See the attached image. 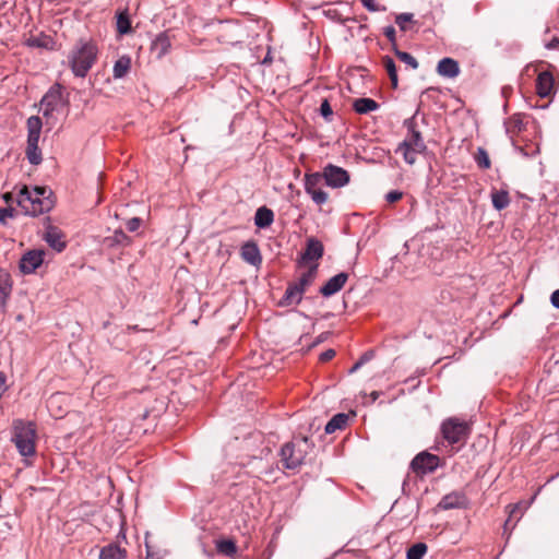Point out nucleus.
Instances as JSON below:
<instances>
[{"label": "nucleus", "mask_w": 559, "mask_h": 559, "mask_svg": "<svg viewBox=\"0 0 559 559\" xmlns=\"http://www.w3.org/2000/svg\"><path fill=\"white\" fill-rule=\"evenodd\" d=\"M16 202L24 214L29 216L47 213L55 205L53 193L48 187L29 189L27 186H23L17 193Z\"/></svg>", "instance_id": "nucleus-1"}, {"label": "nucleus", "mask_w": 559, "mask_h": 559, "mask_svg": "<svg viewBox=\"0 0 559 559\" xmlns=\"http://www.w3.org/2000/svg\"><path fill=\"white\" fill-rule=\"evenodd\" d=\"M98 48L93 40H79L68 56L69 67L76 78H85L97 60Z\"/></svg>", "instance_id": "nucleus-2"}, {"label": "nucleus", "mask_w": 559, "mask_h": 559, "mask_svg": "<svg viewBox=\"0 0 559 559\" xmlns=\"http://www.w3.org/2000/svg\"><path fill=\"white\" fill-rule=\"evenodd\" d=\"M36 439L37 431L35 423L23 419L13 420L11 441L14 443L20 455L25 459L26 465L31 464L27 462V459L36 454Z\"/></svg>", "instance_id": "nucleus-3"}, {"label": "nucleus", "mask_w": 559, "mask_h": 559, "mask_svg": "<svg viewBox=\"0 0 559 559\" xmlns=\"http://www.w3.org/2000/svg\"><path fill=\"white\" fill-rule=\"evenodd\" d=\"M312 443L307 437L294 438L285 443L280 452L281 462L287 469H297L304 462L312 448Z\"/></svg>", "instance_id": "nucleus-4"}, {"label": "nucleus", "mask_w": 559, "mask_h": 559, "mask_svg": "<svg viewBox=\"0 0 559 559\" xmlns=\"http://www.w3.org/2000/svg\"><path fill=\"white\" fill-rule=\"evenodd\" d=\"M405 124L408 130L407 138L399 144L396 153L403 155L404 160L413 165L417 160L418 154L426 151L427 146L421 138L420 132L416 129V124L413 119H407Z\"/></svg>", "instance_id": "nucleus-5"}, {"label": "nucleus", "mask_w": 559, "mask_h": 559, "mask_svg": "<svg viewBox=\"0 0 559 559\" xmlns=\"http://www.w3.org/2000/svg\"><path fill=\"white\" fill-rule=\"evenodd\" d=\"M318 263H312L307 271L302 272L296 282L289 283L283 297V305H299L304 293L313 284L318 275Z\"/></svg>", "instance_id": "nucleus-6"}, {"label": "nucleus", "mask_w": 559, "mask_h": 559, "mask_svg": "<svg viewBox=\"0 0 559 559\" xmlns=\"http://www.w3.org/2000/svg\"><path fill=\"white\" fill-rule=\"evenodd\" d=\"M27 144L26 158L32 165H39L43 160L41 151L38 146L40 132L43 128L41 119L38 116H32L27 119Z\"/></svg>", "instance_id": "nucleus-7"}, {"label": "nucleus", "mask_w": 559, "mask_h": 559, "mask_svg": "<svg viewBox=\"0 0 559 559\" xmlns=\"http://www.w3.org/2000/svg\"><path fill=\"white\" fill-rule=\"evenodd\" d=\"M441 433L449 444L464 443L471 433V426L466 420L450 417L441 424Z\"/></svg>", "instance_id": "nucleus-8"}, {"label": "nucleus", "mask_w": 559, "mask_h": 559, "mask_svg": "<svg viewBox=\"0 0 559 559\" xmlns=\"http://www.w3.org/2000/svg\"><path fill=\"white\" fill-rule=\"evenodd\" d=\"M322 182L323 177L321 173L305 175V191L317 205L324 204L329 199L328 193L321 188Z\"/></svg>", "instance_id": "nucleus-9"}, {"label": "nucleus", "mask_w": 559, "mask_h": 559, "mask_svg": "<svg viewBox=\"0 0 559 559\" xmlns=\"http://www.w3.org/2000/svg\"><path fill=\"white\" fill-rule=\"evenodd\" d=\"M440 466V457L429 452L418 453L411 462V468L417 475L433 473Z\"/></svg>", "instance_id": "nucleus-10"}, {"label": "nucleus", "mask_w": 559, "mask_h": 559, "mask_svg": "<svg viewBox=\"0 0 559 559\" xmlns=\"http://www.w3.org/2000/svg\"><path fill=\"white\" fill-rule=\"evenodd\" d=\"M323 180L326 186L331 188H342L345 187L349 182V174L346 169L335 166L333 164H328L322 173Z\"/></svg>", "instance_id": "nucleus-11"}, {"label": "nucleus", "mask_w": 559, "mask_h": 559, "mask_svg": "<svg viewBox=\"0 0 559 559\" xmlns=\"http://www.w3.org/2000/svg\"><path fill=\"white\" fill-rule=\"evenodd\" d=\"M324 247L323 243L316 237H309L306 240L305 250L301 252L300 259L297 262V266L301 267L310 262L318 263L323 257Z\"/></svg>", "instance_id": "nucleus-12"}, {"label": "nucleus", "mask_w": 559, "mask_h": 559, "mask_svg": "<svg viewBox=\"0 0 559 559\" xmlns=\"http://www.w3.org/2000/svg\"><path fill=\"white\" fill-rule=\"evenodd\" d=\"M62 100V87L60 84L52 85L40 100V109L43 115L50 116L60 105Z\"/></svg>", "instance_id": "nucleus-13"}, {"label": "nucleus", "mask_w": 559, "mask_h": 559, "mask_svg": "<svg viewBox=\"0 0 559 559\" xmlns=\"http://www.w3.org/2000/svg\"><path fill=\"white\" fill-rule=\"evenodd\" d=\"M45 250L34 249L25 252L20 260V270L23 274L34 273L44 262Z\"/></svg>", "instance_id": "nucleus-14"}, {"label": "nucleus", "mask_w": 559, "mask_h": 559, "mask_svg": "<svg viewBox=\"0 0 559 559\" xmlns=\"http://www.w3.org/2000/svg\"><path fill=\"white\" fill-rule=\"evenodd\" d=\"M555 75L552 70H542L536 79V94L540 98L550 97L555 93Z\"/></svg>", "instance_id": "nucleus-15"}, {"label": "nucleus", "mask_w": 559, "mask_h": 559, "mask_svg": "<svg viewBox=\"0 0 559 559\" xmlns=\"http://www.w3.org/2000/svg\"><path fill=\"white\" fill-rule=\"evenodd\" d=\"M43 239L57 252H62L67 247L66 235L57 226H47Z\"/></svg>", "instance_id": "nucleus-16"}, {"label": "nucleus", "mask_w": 559, "mask_h": 559, "mask_svg": "<svg viewBox=\"0 0 559 559\" xmlns=\"http://www.w3.org/2000/svg\"><path fill=\"white\" fill-rule=\"evenodd\" d=\"M348 273L341 272L332 276L319 290V293L328 298L338 293L348 281Z\"/></svg>", "instance_id": "nucleus-17"}, {"label": "nucleus", "mask_w": 559, "mask_h": 559, "mask_svg": "<svg viewBox=\"0 0 559 559\" xmlns=\"http://www.w3.org/2000/svg\"><path fill=\"white\" fill-rule=\"evenodd\" d=\"M240 255L243 261L253 266H259L262 263L260 249L253 241H248L241 247Z\"/></svg>", "instance_id": "nucleus-18"}, {"label": "nucleus", "mask_w": 559, "mask_h": 559, "mask_svg": "<svg viewBox=\"0 0 559 559\" xmlns=\"http://www.w3.org/2000/svg\"><path fill=\"white\" fill-rule=\"evenodd\" d=\"M460 72L459 62L452 58H442L437 64V73L442 78L454 79Z\"/></svg>", "instance_id": "nucleus-19"}, {"label": "nucleus", "mask_w": 559, "mask_h": 559, "mask_svg": "<svg viewBox=\"0 0 559 559\" xmlns=\"http://www.w3.org/2000/svg\"><path fill=\"white\" fill-rule=\"evenodd\" d=\"M466 497L462 492L453 491L445 495L440 502L438 508L441 510L460 509L466 506Z\"/></svg>", "instance_id": "nucleus-20"}, {"label": "nucleus", "mask_w": 559, "mask_h": 559, "mask_svg": "<svg viewBox=\"0 0 559 559\" xmlns=\"http://www.w3.org/2000/svg\"><path fill=\"white\" fill-rule=\"evenodd\" d=\"M12 292V278L10 273L0 267V309H4L7 300Z\"/></svg>", "instance_id": "nucleus-21"}, {"label": "nucleus", "mask_w": 559, "mask_h": 559, "mask_svg": "<svg viewBox=\"0 0 559 559\" xmlns=\"http://www.w3.org/2000/svg\"><path fill=\"white\" fill-rule=\"evenodd\" d=\"M171 41L166 32L159 33L152 41L151 50L157 58L164 57L170 49Z\"/></svg>", "instance_id": "nucleus-22"}, {"label": "nucleus", "mask_w": 559, "mask_h": 559, "mask_svg": "<svg viewBox=\"0 0 559 559\" xmlns=\"http://www.w3.org/2000/svg\"><path fill=\"white\" fill-rule=\"evenodd\" d=\"M127 550L116 543L104 546L99 551V559H126Z\"/></svg>", "instance_id": "nucleus-23"}, {"label": "nucleus", "mask_w": 559, "mask_h": 559, "mask_svg": "<svg viewBox=\"0 0 559 559\" xmlns=\"http://www.w3.org/2000/svg\"><path fill=\"white\" fill-rule=\"evenodd\" d=\"M274 222V213L266 206H261L254 215V224L258 228H267Z\"/></svg>", "instance_id": "nucleus-24"}, {"label": "nucleus", "mask_w": 559, "mask_h": 559, "mask_svg": "<svg viewBox=\"0 0 559 559\" xmlns=\"http://www.w3.org/2000/svg\"><path fill=\"white\" fill-rule=\"evenodd\" d=\"M380 105L372 98H357L353 103L354 110L359 115H365L371 111L377 110Z\"/></svg>", "instance_id": "nucleus-25"}, {"label": "nucleus", "mask_w": 559, "mask_h": 559, "mask_svg": "<svg viewBox=\"0 0 559 559\" xmlns=\"http://www.w3.org/2000/svg\"><path fill=\"white\" fill-rule=\"evenodd\" d=\"M131 68V58L129 56H121L114 64L112 75L115 79L124 78Z\"/></svg>", "instance_id": "nucleus-26"}, {"label": "nucleus", "mask_w": 559, "mask_h": 559, "mask_svg": "<svg viewBox=\"0 0 559 559\" xmlns=\"http://www.w3.org/2000/svg\"><path fill=\"white\" fill-rule=\"evenodd\" d=\"M510 195L507 190H495L491 192V202L496 210L501 211L509 206Z\"/></svg>", "instance_id": "nucleus-27"}, {"label": "nucleus", "mask_w": 559, "mask_h": 559, "mask_svg": "<svg viewBox=\"0 0 559 559\" xmlns=\"http://www.w3.org/2000/svg\"><path fill=\"white\" fill-rule=\"evenodd\" d=\"M348 421V415L344 413H338L334 415L325 425V432L333 433L336 430H341L345 428Z\"/></svg>", "instance_id": "nucleus-28"}, {"label": "nucleus", "mask_w": 559, "mask_h": 559, "mask_svg": "<svg viewBox=\"0 0 559 559\" xmlns=\"http://www.w3.org/2000/svg\"><path fill=\"white\" fill-rule=\"evenodd\" d=\"M382 66L385 69V71L390 78L392 87L394 90L397 88L399 76H397V69H396V64H395L394 60L389 56H384L382 58Z\"/></svg>", "instance_id": "nucleus-29"}, {"label": "nucleus", "mask_w": 559, "mask_h": 559, "mask_svg": "<svg viewBox=\"0 0 559 559\" xmlns=\"http://www.w3.org/2000/svg\"><path fill=\"white\" fill-rule=\"evenodd\" d=\"M116 17H117L116 25H117L118 34L126 35V34L130 33L131 32V21H130L128 11L124 10L122 12H119Z\"/></svg>", "instance_id": "nucleus-30"}, {"label": "nucleus", "mask_w": 559, "mask_h": 559, "mask_svg": "<svg viewBox=\"0 0 559 559\" xmlns=\"http://www.w3.org/2000/svg\"><path fill=\"white\" fill-rule=\"evenodd\" d=\"M216 550L218 554L227 557H234L237 552V546L231 539H221L216 542Z\"/></svg>", "instance_id": "nucleus-31"}, {"label": "nucleus", "mask_w": 559, "mask_h": 559, "mask_svg": "<svg viewBox=\"0 0 559 559\" xmlns=\"http://www.w3.org/2000/svg\"><path fill=\"white\" fill-rule=\"evenodd\" d=\"M524 115L523 114H514L512 115L506 126L507 131L511 133H519L524 129Z\"/></svg>", "instance_id": "nucleus-32"}, {"label": "nucleus", "mask_w": 559, "mask_h": 559, "mask_svg": "<svg viewBox=\"0 0 559 559\" xmlns=\"http://www.w3.org/2000/svg\"><path fill=\"white\" fill-rule=\"evenodd\" d=\"M427 551L428 546L425 543H416L407 549L406 559H423Z\"/></svg>", "instance_id": "nucleus-33"}, {"label": "nucleus", "mask_w": 559, "mask_h": 559, "mask_svg": "<svg viewBox=\"0 0 559 559\" xmlns=\"http://www.w3.org/2000/svg\"><path fill=\"white\" fill-rule=\"evenodd\" d=\"M394 53L395 56L403 62L405 63L408 68L415 70L418 68V61L415 59V57H413L411 53L406 52V51H402V50H399L397 47H395L394 49Z\"/></svg>", "instance_id": "nucleus-34"}, {"label": "nucleus", "mask_w": 559, "mask_h": 559, "mask_svg": "<svg viewBox=\"0 0 559 559\" xmlns=\"http://www.w3.org/2000/svg\"><path fill=\"white\" fill-rule=\"evenodd\" d=\"M475 162L477 166L481 169H489L491 167V162L487 151L483 147H478L475 154Z\"/></svg>", "instance_id": "nucleus-35"}, {"label": "nucleus", "mask_w": 559, "mask_h": 559, "mask_svg": "<svg viewBox=\"0 0 559 559\" xmlns=\"http://www.w3.org/2000/svg\"><path fill=\"white\" fill-rule=\"evenodd\" d=\"M413 20H414L413 13H401V14L396 15L395 23L397 24V26L400 27V29L402 32H406L409 28L408 23H412Z\"/></svg>", "instance_id": "nucleus-36"}, {"label": "nucleus", "mask_w": 559, "mask_h": 559, "mask_svg": "<svg viewBox=\"0 0 559 559\" xmlns=\"http://www.w3.org/2000/svg\"><path fill=\"white\" fill-rule=\"evenodd\" d=\"M320 114L326 121L332 120L333 110L328 99L322 100L320 105Z\"/></svg>", "instance_id": "nucleus-37"}, {"label": "nucleus", "mask_w": 559, "mask_h": 559, "mask_svg": "<svg viewBox=\"0 0 559 559\" xmlns=\"http://www.w3.org/2000/svg\"><path fill=\"white\" fill-rule=\"evenodd\" d=\"M383 35L393 45V49H394L396 47V32H395L394 26L388 25V26L383 27Z\"/></svg>", "instance_id": "nucleus-38"}, {"label": "nucleus", "mask_w": 559, "mask_h": 559, "mask_svg": "<svg viewBox=\"0 0 559 559\" xmlns=\"http://www.w3.org/2000/svg\"><path fill=\"white\" fill-rule=\"evenodd\" d=\"M112 241L118 245H128L130 238L122 230H116L112 236Z\"/></svg>", "instance_id": "nucleus-39"}, {"label": "nucleus", "mask_w": 559, "mask_h": 559, "mask_svg": "<svg viewBox=\"0 0 559 559\" xmlns=\"http://www.w3.org/2000/svg\"><path fill=\"white\" fill-rule=\"evenodd\" d=\"M141 223H142L141 218L132 217V218L127 221L126 227H127V229L129 231L133 233V231H136L140 228Z\"/></svg>", "instance_id": "nucleus-40"}, {"label": "nucleus", "mask_w": 559, "mask_h": 559, "mask_svg": "<svg viewBox=\"0 0 559 559\" xmlns=\"http://www.w3.org/2000/svg\"><path fill=\"white\" fill-rule=\"evenodd\" d=\"M402 198H403V192H401L399 190H392L385 194V200L389 203H395V202L400 201Z\"/></svg>", "instance_id": "nucleus-41"}, {"label": "nucleus", "mask_w": 559, "mask_h": 559, "mask_svg": "<svg viewBox=\"0 0 559 559\" xmlns=\"http://www.w3.org/2000/svg\"><path fill=\"white\" fill-rule=\"evenodd\" d=\"M14 216V209L12 207H0V223L5 224L8 217Z\"/></svg>", "instance_id": "nucleus-42"}, {"label": "nucleus", "mask_w": 559, "mask_h": 559, "mask_svg": "<svg viewBox=\"0 0 559 559\" xmlns=\"http://www.w3.org/2000/svg\"><path fill=\"white\" fill-rule=\"evenodd\" d=\"M335 355H336V352L332 348H329L320 354L319 360L321 362H328L331 359H333L335 357Z\"/></svg>", "instance_id": "nucleus-43"}, {"label": "nucleus", "mask_w": 559, "mask_h": 559, "mask_svg": "<svg viewBox=\"0 0 559 559\" xmlns=\"http://www.w3.org/2000/svg\"><path fill=\"white\" fill-rule=\"evenodd\" d=\"M362 5L370 12H376L379 10L376 0H360Z\"/></svg>", "instance_id": "nucleus-44"}, {"label": "nucleus", "mask_w": 559, "mask_h": 559, "mask_svg": "<svg viewBox=\"0 0 559 559\" xmlns=\"http://www.w3.org/2000/svg\"><path fill=\"white\" fill-rule=\"evenodd\" d=\"M518 510H519V504H514L512 506V509L510 511V515H509V519L506 521L504 523V528L507 530L512 521V518L518 513Z\"/></svg>", "instance_id": "nucleus-45"}, {"label": "nucleus", "mask_w": 559, "mask_h": 559, "mask_svg": "<svg viewBox=\"0 0 559 559\" xmlns=\"http://www.w3.org/2000/svg\"><path fill=\"white\" fill-rule=\"evenodd\" d=\"M550 302H551V305H552L555 308L559 309V289H556V290L551 294V296H550Z\"/></svg>", "instance_id": "nucleus-46"}, {"label": "nucleus", "mask_w": 559, "mask_h": 559, "mask_svg": "<svg viewBox=\"0 0 559 559\" xmlns=\"http://www.w3.org/2000/svg\"><path fill=\"white\" fill-rule=\"evenodd\" d=\"M28 45L32 47H45L46 45L39 38H31Z\"/></svg>", "instance_id": "nucleus-47"}, {"label": "nucleus", "mask_w": 559, "mask_h": 559, "mask_svg": "<svg viewBox=\"0 0 559 559\" xmlns=\"http://www.w3.org/2000/svg\"><path fill=\"white\" fill-rule=\"evenodd\" d=\"M559 46V38L555 37L554 39H551L549 43L546 44V48L547 49H555Z\"/></svg>", "instance_id": "nucleus-48"}, {"label": "nucleus", "mask_w": 559, "mask_h": 559, "mask_svg": "<svg viewBox=\"0 0 559 559\" xmlns=\"http://www.w3.org/2000/svg\"><path fill=\"white\" fill-rule=\"evenodd\" d=\"M362 365H364V360H358V361H356V362L352 366V368L349 369V372H350V373L356 372V371H357V370H358Z\"/></svg>", "instance_id": "nucleus-49"}, {"label": "nucleus", "mask_w": 559, "mask_h": 559, "mask_svg": "<svg viewBox=\"0 0 559 559\" xmlns=\"http://www.w3.org/2000/svg\"><path fill=\"white\" fill-rule=\"evenodd\" d=\"M5 383H7V376L4 372H0V390L1 389L4 390Z\"/></svg>", "instance_id": "nucleus-50"}, {"label": "nucleus", "mask_w": 559, "mask_h": 559, "mask_svg": "<svg viewBox=\"0 0 559 559\" xmlns=\"http://www.w3.org/2000/svg\"><path fill=\"white\" fill-rule=\"evenodd\" d=\"M3 199L5 202H11L13 200V194L12 192H7L3 194Z\"/></svg>", "instance_id": "nucleus-51"}, {"label": "nucleus", "mask_w": 559, "mask_h": 559, "mask_svg": "<svg viewBox=\"0 0 559 559\" xmlns=\"http://www.w3.org/2000/svg\"><path fill=\"white\" fill-rule=\"evenodd\" d=\"M127 330L129 332H139L142 331L138 325H128Z\"/></svg>", "instance_id": "nucleus-52"}, {"label": "nucleus", "mask_w": 559, "mask_h": 559, "mask_svg": "<svg viewBox=\"0 0 559 559\" xmlns=\"http://www.w3.org/2000/svg\"><path fill=\"white\" fill-rule=\"evenodd\" d=\"M60 399L59 395H52L50 399H49V405H53L58 400Z\"/></svg>", "instance_id": "nucleus-53"}, {"label": "nucleus", "mask_w": 559, "mask_h": 559, "mask_svg": "<svg viewBox=\"0 0 559 559\" xmlns=\"http://www.w3.org/2000/svg\"><path fill=\"white\" fill-rule=\"evenodd\" d=\"M146 559H159L155 554L147 551Z\"/></svg>", "instance_id": "nucleus-54"}, {"label": "nucleus", "mask_w": 559, "mask_h": 559, "mask_svg": "<svg viewBox=\"0 0 559 559\" xmlns=\"http://www.w3.org/2000/svg\"><path fill=\"white\" fill-rule=\"evenodd\" d=\"M369 358H370V357H369V355H368V354H364V355L359 358V360H364V364H365V362H367V361L369 360Z\"/></svg>", "instance_id": "nucleus-55"}, {"label": "nucleus", "mask_w": 559, "mask_h": 559, "mask_svg": "<svg viewBox=\"0 0 559 559\" xmlns=\"http://www.w3.org/2000/svg\"><path fill=\"white\" fill-rule=\"evenodd\" d=\"M324 340L323 335H320L317 341L312 344V346H316L318 345L319 343H321L322 341Z\"/></svg>", "instance_id": "nucleus-56"}, {"label": "nucleus", "mask_w": 559, "mask_h": 559, "mask_svg": "<svg viewBox=\"0 0 559 559\" xmlns=\"http://www.w3.org/2000/svg\"><path fill=\"white\" fill-rule=\"evenodd\" d=\"M379 395H380V393L378 391H373L371 393V397H372L373 401H376L379 397Z\"/></svg>", "instance_id": "nucleus-57"}]
</instances>
